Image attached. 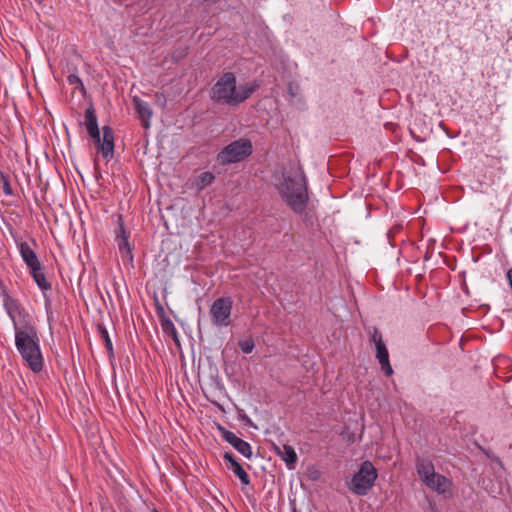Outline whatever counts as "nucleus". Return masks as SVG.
I'll list each match as a JSON object with an SVG mask.
<instances>
[{"label": "nucleus", "instance_id": "nucleus-1", "mask_svg": "<svg viewBox=\"0 0 512 512\" xmlns=\"http://www.w3.org/2000/svg\"><path fill=\"white\" fill-rule=\"evenodd\" d=\"M278 192L286 204L297 214L304 213L309 196L304 172L298 168L283 174L277 185Z\"/></svg>", "mask_w": 512, "mask_h": 512}, {"label": "nucleus", "instance_id": "nucleus-2", "mask_svg": "<svg viewBox=\"0 0 512 512\" xmlns=\"http://www.w3.org/2000/svg\"><path fill=\"white\" fill-rule=\"evenodd\" d=\"M256 88L257 85L250 83L237 86L235 74L226 72L212 86L210 97L218 104L237 106L248 99Z\"/></svg>", "mask_w": 512, "mask_h": 512}, {"label": "nucleus", "instance_id": "nucleus-23", "mask_svg": "<svg viewBox=\"0 0 512 512\" xmlns=\"http://www.w3.org/2000/svg\"><path fill=\"white\" fill-rule=\"evenodd\" d=\"M0 181L2 183V188H3L4 193L9 196L12 195L13 190H12V187L9 182V177L7 174H5L2 171H0Z\"/></svg>", "mask_w": 512, "mask_h": 512}, {"label": "nucleus", "instance_id": "nucleus-21", "mask_svg": "<svg viewBox=\"0 0 512 512\" xmlns=\"http://www.w3.org/2000/svg\"><path fill=\"white\" fill-rule=\"evenodd\" d=\"M215 179V176L212 172L205 171L202 172L197 180H196V187L198 190H203L205 187L210 185Z\"/></svg>", "mask_w": 512, "mask_h": 512}, {"label": "nucleus", "instance_id": "nucleus-16", "mask_svg": "<svg viewBox=\"0 0 512 512\" xmlns=\"http://www.w3.org/2000/svg\"><path fill=\"white\" fill-rule=\"evenodd\" d=\"M416 469L419 477L424 483L436 473L433 464L430 461L424 459L417 461Z\"/></svg>", "mask_w": 512, "mask_h": 512}, {"label": "nucleus", "instance_id": "nucleus-28", "mask_svg": "<svg viewBox=\"0 0 512 512\" xmlns=\"http://www.w3.org/2000/svg\"><path fill=\"white\" fill-rule=\"evenodd\" d=\"M203 2L205 3H208V4H215L217 3L219 0H202Z\"/></svg>", "mask_w": 512, "mask_h": 512}, {"label": "nucleus", "instance_id": "nucleus-12", "mask_svg": "<svg viewBox=\"0 0 512 512\" xmlns=\"http://www.w3.org/2000/svg\"><path fill=\"white\" fill-rule=\"evenodd\" d=\"M133 104L139 118L143 122V126L145 128H149L150 119L152 117V110L150 108V105L147 102L141 100L139 97L133 98Z\"/></svg>", "mask_w": 512, "mask_h": 512}, {"label": "nucleus", "instance_id": "nucleus-20", "mask_svg": "<svg viewBox=\"0 0 512 512\" xmlns=\"http://www.w3.org/2000/svg\"><path fill=\"white\" fill-rule=\"evenodd\" d=\"M84 125L88 132L95 130L98 127L97 116L93 106L88 107L84 113Z\"/></svg>", "mask_w": 512, "mask_h": 512}, {"label": "nucleus", "instance_id": "nucleus-13", "mask_svg": "<svg viewBox=\"0 0 512 512\" xmlns=\"http://www.w3.org/2000/svg\"><path fill=\"white\" fill-rule=\"evenodd\" d=\"M275 452L282 458L289 469H293L297 462V454L294 448L288 444H283L281 447L274 445Z\"/></svg>", "mask_w": 512, "mask_h": 512}, {"label": "nucleus", "instance_id": "nucleus-15", "mask_svg": "<svg viewBox=\"0 0 512 512\" xmlns=\"http://www.w3.org/2000/svg\"><path fill=\"white\" fill-rule=\"evenodd\" d=\"M116 241L119 251L122 253V255H125L130 260H132L133 256L128 241V235L125 233L124 226L122 223L120 224V233L117 235Z\"/></svg>", "mask_w": 512, "mask_h": 512}, {"label": "nucleus", "instance_id": "nucleus-7", "mask_svg": "<svg viewBox=\"0 0 512 512\" xmlns=\"http://www.w3.org/2000/svg\"><path fill=\"white\" fill-rule=\"evenodd\" d=\"M371 341L375 344L376 359L378 360L382 371L386 376H391L393 374V369L390 365L388 349L382 339V334L377 328H373L372 330Z\"/></svg>", "mask_w": 512, "mask_h": 512}, {"label": "nucleus", "instance_id": "nucleus-4", "mask_svg": "<svg viewBox=\"0 0 512 512\" xmlns=\"http://www.w3.org/2000/svg\"><path fill=\"white\" fill-rule=\"evenodd\" d=\"M377 479V470L370 461H364L354 474L348 487L356 495L364 496L373 487Z\"/></svg>", "mask_w": 512, "mask_h": 512}, {"label": "nucleus", "instance_id": "nucleus-11", "mask_svg": "<svg viewBox=\"0 0 512 512\" xmlns=\"http://www.w3.org/2000/svg\"><path fill=\"white\" fill-rule=\"evenodd\" d=\"M425 484L439 494L446 493L451 487V481L445 476L435 473Z\"/></svg>", "mask_w": 512, "mask_h": 512}, {"label": "nucleus", "instance_id": "nucleus-10", "mask_svg": "<svg viewBox=\"0 0 512 512\" xmlns=\"http://www.w3.org/2000/svg\"><path fill=\"white\" fill-rule=\"evenodd\" d=\"M224 460L227 463V468L232 470L233 473L239 478L243 485L250 484V478L241 464L235 459L231 452H225L223 455Z\"/></svg>", "mask_w": 512, "mask_h": 512}, {"label": "nucleus", "instance_id": "nucleus-8", "mask_svg": "<svg viewBox=\"0 0 512 512\" xmlns=\"http://www.w3.org/2000/svg\"><path fill=\"white\" fill-rule=\"evenodd\" d=\"M218 430L221 433L222 438L232 445L239 453L244 457L250 459L253 455L251 445L237 437L233 432L225 429L223 426L218 425Z\"/></svg>", "mask_w": 512, "mask_h": 512}, {"label": "nucleus", "instance_id": "nucleus-19", "mask_svg": "<svg viewBox=\"0 0 512 512\" xmlns=\"http://www.w3.org/2000/svg\"><path fill=\"white\" fill-rule=\"evenodd\" d=\"M160 322L162 331L166 335L171 336L175 343L179 344L178 333L172 320L167 316H163Z\"/></svg>", "mask_w": 512, "mask_h": 512}, {"label": "nucleus", "instance_id": "nucleus-14", "mask_svg": "<svg viewBox=\"0 0 512 512\" xmlns=\"http://www.w3.org/2000/svg\"><path fill=\"white\" fill-rule=\"evenodd\" d=\"M17 245L20 255L29 269L35 268V266L41 264L36 253L27 242H19Z\"/></svg>", "mask_w": 512, "mask_h": 512}, {"label": "nucleus", "instance_id": "nucleus-30", "mask_svg": "<svg viewBox=\"0 0 512 512\" xmlns=\"http://www.w3.org/2000/svg\"><path fill=\"white\" fill-rule=\"evenodd\" d=\"M154 512H157L156 510H154Z\"/></svg>", "mask_w": 512, "mask_h": 512}, {"label": "nucleus", "instance_id": "nucleus-22", "mask_svg": "<svg viewBox=\"0 0 512 512\" xmlns=\"http://www.w3.org/2000/svg\"><path fill=\"white\" fill-rule=\"evenodd\" d=\"M241 351L245 354H249L253 351L255 344L252 338H247L239 341L238 343Z\"/></svg>", "mask_w": 512, "mask_h": 512}, {"label": "nucleus", "instance_id": "nucleus-26", "mask_svg": "<svg viewBox=\"0 0 512 512\" xmlns=\"http://www.w3.org/2000/svg\"><path fill=\"white\" fill-rule=\"evenodd\" d=\"M90 137L96 142V144H100V141L102 140L101 136H100V130L99 128H96L95 130H92L90 132H88Z\"/></svg>", "mask_w": 512, "mask_h": 512}, {"label": "nucleus", "instance_id": "nucleus-3", "mask_svg": "<svg viewBox=\"0 0 512 512\" xmlns=\"http://www.w3.org/2000/svg\"><path fill=\"white\" fill-rule=\"evenodd\" d=\"M15 344L29 368L33 372L41 371L43 368V358L38 344L36 328L30 324L19 328L15 324Z\"/></svg>", "mask_w": 512, "mask_h": 512}, {"label": "nucleus", "instance_id": "nucleus-25", "mask_svg": "<svg viewBox=\"0 0 512 512\" xmlns=\"http://www.w3.org/2000/svg\"><path fill=\"white\" fill-rule=\"evenodd\" d=\"M67 81L70 85H74L75 88H79L80 90L84 91V85L81 81V79L75 75V74H70L68 77H67Z\"/></svg>", "mask_w": 512, "mask_h": 512}, {"label": "nucleus", "instance_id": "nucleus-24", "mask_svg": "<svg viewBox=\"0 0 512 512\" xmlns=\"http://www.w3.org/2000/svg\"><path fill=\"white\" fill-rule=\"evenodd\" d=\"M99 332H100L101 338L103 339V341L105 343V346H106L107 350L110 353H112L113 346H112V342H111V339L109 337L108 331L106 330V328H104L102 326H99Z\"/></svg>", "mask_w": 512, "mask_h": 512}, {"label": "nucleus", "instance_id": "nucleus-18", "mask_svg": "<svg viewBox=\"0 0 512 512\" xmlns=\"http://www.w3.org/2000/svg\"><path fill=\"white\" fill-rule=\"evenodd\" d=\"M4 307H5L8 315L12 319L13 324L14 325L17 324L15 317L17 314H20V304L18 303V301L16 299L12 298L11 296H6L4 298Z\"/></svg>", "mask_w": 512, "mask_h": 512}, {"label": "nucleus", "instance_id": "nucleus-17", "mask_svg": "<svg viewBox=\"0 0 512 512\" xmlns=\"http://www.w3.org/2000/svg\"><path fill=\"white\" fill-rule=\"evenodd\" d=\"M30 273L41 290L47 291L51 289V284L47 281L41 264H39V266H35V268H31Z\"/></svg>", "mask_w": 512, "mask_h": 512}, {"label": "nucleus", "instance_id": "nucleus-27", "mask_svg": "<svg viewBox=\"0 0 512 512\" xmlns=\"http://www.w3.org/2000/svg\"><path fill=\"white\" fill-rule=\"evenodd\" d=\"M156 310H157L158 316L160 317V320L162 319L163 316H166L164 308L162 307L161 304H157Z\"/></svg>", "mask_w": 512, "mask_h": 512}, {"label": "nucleus", "instance_id": "nucleus-29", "mask_svg": "<svg viewBox=\"0 0 512 512\" xmlns=\"http://www.w3.org/2000/svg\"><path fill=\"white\" fill-rule=\"evenodd\" d=\"M293 512H298L296 508H293Z\"/></svg>", "mask_w": 512, "mask_h": 512}, {"label": "nucleus", "instance_id": "nucleus-5", "mask_svg": "<svg viewBox=\"0 0 512 512\" xmlns=\"http://www.w3.org/2000/svg\"><path fill=\"white\" fill-rule=\"evenodd\" d=\"M253 152L252 142L246 138H240L229 143L217 155V161L222 164H231L243 161Z\"/></svg>", "mask_w": 512, "mask_h": 512}, {"label": "nucleus", "instance_id": "nucleus-6", "mask_svg": "<svg viewBox=\"0 0 512 512\" xmlns=\"http://www.w3.org/2000/svg\"><path fill=\"white\" fill-rule=\"evenodd\" d=\"M232 305L233 301L230 297H220L212 303L210 315L214 325L225 327L230 324Z\"/></svg>", "mask_w": 512, "mask_h": 512}, {"label": "nucleus", "instance_id": "nucleus-9", "mask_svg": "<svg viewBox=\"0 0 512 512\" xmlns=\"http://www.w3.org/2000/svg\"><path fill=\"white\" fill-rule=\"evenodd\" d=\"M98 148L107 161L114 156V131L110 126L102 127V140L98 144Z\"/></svg>", "mask_w": 512, "mask_h": 512}]
</instances>
